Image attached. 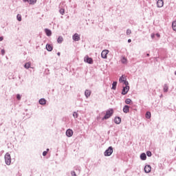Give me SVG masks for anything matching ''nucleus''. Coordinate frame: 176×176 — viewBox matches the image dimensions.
<instances>
[{
	"instance_id": "nucleus-1",
	"label": "nucleus",
	"mask_w": 176,
	"mask_h": 176,
	"mask_svg": "<svg viewBox=\"0 0 176 176\" xmlns=\"http://www.w3.org/2000/svg\"><path fill=\"white\" fill-rule=\"evenodd\" d=\"M119 82L120 83H122L123 89L122 94H123V96L127 94V93H129V91L130 90V87L129 86V82L127 81V78L126 77V76L122 75L121 77H120Z\"/></svg>"
},
{
	"instance_id": "nucleus-2",
	"label": "nucleus",
	"mask_w": 176,
	"mask_h": 176,
	"mask_svg": "<svg viewBox=\"0 0 176 176\" xmlns=\"http://www.w3.org/2000/svg\"><path fill=\"white\" fill-rule=\"evenodd\" d=\"M113 115V109H109L106 111L105 116L103 117L102 120H105L107 119H109L111 116Z\"/></svg>"
},
{
	"instance_id": "nucleus-3",
	"label": "nucleus",
	"mask_w": 176,
	"mask_h": 176,
	"mask_svg": "<svg viewBox=\"0 0 176 176\" xmlns=\"http://www.w3.org/2000/svg\"><path fill=\"white\" fill-rule=\"evenodd\" d=\"M4 158H5L6 164H7V166H10L12 163V157H10V154L9 153H7L5 155Z\"/></svg>"
},
{
	"instance_id": "nucleus-4",
	"label": "nucleus",
	"mask_w": 176,
	"mask_h": 176,
	"mask_svg": "<svg viewBox=\"0 0 176 176\" xmlns=\"http://www.w3.org/2000/svg\"><path fill=\"white\" fill-rule=\"evenodd\" d=\"M113 153V148L112 146H109L104 152V156H111Z\"/></svg>"
},
{
	"instance_id": "nucleus-5",
	"label": "nucleus",
	"mask_w": 176,
	"mask_h": 176,
	"mask_svg": "<svg viewBox=\"0 0 176 176\" xmlns=\"http://www.w3.org/2000/svg\"><path fill=\"white\" fill-rule=\"evenodd\" d=\"M85 63H87L88 64H93V58H89V56H86L84 58Z\"/></svg>"
},
{
	"instance_id": "nucleus-6",
	"label": "nucleus",
	"mask_w": 176,
	"mask_h": 176,
	"mask_svg": "<svg viewBox=\"0 0 176 176\" xmlns=\"http://www.w3.org/2000/svg\"><path fill=\"white\" fill-rule=\"evenodd\" d=\"M108 53H109L108 50H104L101 53L102 58H107Z\"/></svg>"
},
{
	"instance_id": "nucleus-7",
	"label": "nucleus",
	"mask_w": 176,
	"mask_h": 176,
	"mask_svg": "<svg viewBox=\"0 0 176 176\" xmlns=\"http://www.w3.org/2000/svg\"><path fill=\"white\" fill-rule=\"evenodd\" d=\"M66 135L67 137H72V135H74V131L72 129H67L66 131Z\"/></svg>"
},
{
	"instance_id": "nucleus-8",
	"label": "nucleus",
	"mask_w": 176,
	"mask_h": 176,
	"mask_svg": "<svg viewBox=\"0 0 176 176\" xmlns=\"http://www.w3.org/2000/svg\"><path fill=\"white\" fill-rule=\"evenodd\" d=\"M164 5V1L163 0H158L157 2V8H163V6Z\"/></svg>"
},
{
	"instance_id": "nucleus-9",
	"label": "nucleus",
	"mask_w": 176,
	"mask_h": 176,
	"mask_svg": "<svg viewBox=\"0 0 176 176\" xmlns=\"http://www.w3.org/2000/svg\"><path fill=\"white\" fill-rule=\"evenodd\" d=\"M151 170H152V167H151L150 165L145 166V167H144L145 173H151Z\"/></svg>"
},
{
	"instance_id": "nucleus-10",
	"label": "nucleus",
	"mask_w": 176,
	"mask_h": 176,
	"mask_svg": "<svg viewBox=\"0 0 176 176\" xmlns=\"http://www.w3.org/2000/svg\"><path fill=\"white\" fill-rule=\"evenodd\" d=\"M73 39H74L75 41H80V36H79V34H78V33H76V34L73 36Z\"/></svg>"
},
{
	"instance_id": "nucleus-11",
	"label": "nucleus",
	"mask_w": 176,
	"mask_h": 176,
	"mask_svg": "<svg viewBox=\"0 0 176 176\" xmlns=\"http://www.w3.org/2000/svg\"><path fill=\"white\" fill-rule=\"evenodd\" d=\"M85 97L87 98H89V96H91V91L89 90V89L85 90Z\"/></svg>"
},
{
	"instance_id": "nucleus-12",
	"label": "nucleus",
	"mask_w": 176,
	"mask_h": 176,
	"mask_svg": "<svg viewBox=\"0 0 176 176\" xmlns=\"http://www.w3.org/2000/svg\"><path fill=\"white\" fill-rule=\"evenodd\" d=\"M114 122L115 123H116V124H120V122H122V119L120 117H116L114 119Z\"/></svg>"
},
{
	"instance_id": "nucleus-13",
	"label": "nucleus",
	"mask_w": 176,
	"mask_h": 176,
	"mask_svg": "<svg viewBox=\"0 0 176 176\" xmlns=\"http://www.w3.org/2000/svg\"><path fill=\"white\" fill-rule=\"evenodd\" d=\"M129 109L130 107H129L128 105H125L123 108V112H124V113H129Z\"/></svg>"
},
{
	"instance_id": "nucleus-14",
	"label": "nucleus",
	"mask_w": 176,
	"mask_h": 176,
	"mask_svg": "<svg viewBox=\"0 0 176 176\" xmlns=\"http://www.w3.org/2000/svg\"><path fill=\"white\" fill-rule=\"evenodd\" d=\"M46 49L48 52H52V50H53V45H52L50 44H47Z\"/></svg>"
},
{
	"instance_id": "nucleus-15",
	"label": "nucleus",
	"mask_w": 176,
	"mask_h": 176,
	"mask_svg": "<svg viewBox=\"0 0 176 176\" xmlns=\"http://www.w3.org/2000/svg\"><path fill=\"white\" fill-rule=\"evenodd\" d=\"M45 32L47 36H52V30L49 29H45Z\"/></svg>"
},
{
	"instance_id": "nucleus-16",
	"label": "nucleus",
	"mask_w": 176,
	"mask_h": 176,
	"mask_svg": "<svg viewBox=\"0 0 176 176\" xmlns=\"http://www.w3.org/2000/svg\"><path fill=\"white\" fill-rule=\"evenodd\" d=\"M39 104H41V105H45L46 104V100L45 98L40 99Z\"/></svg>"
},
{
	"instance_id": "nucleus-17",
	"label": "nucleus",
	"mask_w": 176,
	"mask_h": 176,
	"mask_svg": "<svg viewBox=\"0 0 176 176\" xmlns=\"http://www.w3.org/2000/svg\"><path fill=\"white\" fill-rule=\"evenodd\" d=\"M121 62L122 63V64H127V58L124 56H122Z\"/></svg>"
},
{
	"instance_id": "nucleus-18",
	"label": "nucleus",
	"mask_w": 176,
	"mask_h": 176,
	"mask_svg": "<svg viewBox=\"0 0 176 176\" xmlns=\"http://www.w3.org/2000/svg\"><path fill=\"white\" fill-rule=\"evenodd\" d=\"M140 159L142 160H146V154L142 153L141 155H140Z\"/></svg>"
},
{
	"instance_id": "nucleus-19",
	"label": "nucleus",
	"mask_w": 176,
	"mask_h": 176,
	"mask_svg": "<svg viewBox=\"0 0 176 176\" xmlns=\"http://www.w3.org/2000/svg\"><path fill=\"white\" fill-rule=\"evenodd\" d=\"M172 28L173 31H176V21H174L172 23Z\"/></svg>"
},
{
	"instance_id": "nucleus-20",
	"label": "nucleus",
	"mask_w": 176,
	"mask_h": 176,
	"mask_svg": "<svg viewBox=\"0 0 176 176\" xmlns=\"http://www.w3.org/2000/svg\"><path fill=\"white\" fill-rule=\"evenodd\" d=\"M63 41H64V38H63V36H59L58 38L57 42H58V43H62Z\"/></svg>"
},
{
	"instance_id": "nucleus-21",
	"label": "nucleus",
	"mask_w": 176,
	"mask_h": 176,
	"mask_svg": "<svg viewBox=\"0 0 176 176\" xmlns=\"http://www.w3.org/2000/svg\"><path fill=\"white\" fill-rule=\"evenodd\" d=\"M25 68H26V69H28V68H30V67H31V63L28 62L26 63L24 65Z\"/></svg>"
},
{
	"instance_id": "nucleus-22",
	"label": "nucleus",
	"mask_w": 176,
	"mask_h": 176,
	"mask_svg": "<svg viewBox=\"0 0 176 176\" xmlns=\"http://www.w3.org/2000/svg\"><path fill=\"white\" fill-rule=\"evenodd\" d=\"M118 85L117 82H113L112 84V89L113 90H116V85Z\"/></svg>"
},
{
	"instance_id": "nucleus-23",
	"label": "nucleus",
	"mask_w": 176,
	"mask_h": 176,
	"mask_svg": "<svg viewBox=\"0 0 176 176\" xmlns=\"http://www.w3.org/2000/svg\"><path fill=\"white\" fill-rule=\"evenodd\" d=\"M28 2L30 5H34V3H36V0H29Z\"/></svg>"
},
{
	"instance_id": "nucleus-24",
	"label": "nucleus",
	"mask_w": 176,
	"mask_h": 176,
	"mask_svg": "<svg viewBox=\"0 0 176 176\" xmlns=\"http://www.w3.org/2000/svg\"><path fill=\"white\" fill-rule=\"evenodd\" d=\"M164 91L165 93H167V92L168 91V86H167V85H165L164 86Z\"/></svg>"
},
{
	"instance_id": "nucleus-25",
	"label": "nucleus",
	"mask_w": 176,
	"mask_h": 176,
	"mask_svg": "<svg viewBox=\"0 0 176 176\" xmlns=\"http://www.w3.org/2000/svg\"><path fill=\"white\" fill-rule=\"evenodd\" d=\"M146 119H151V112H149V111L146 112Z\"/></svg>"
},
{
	"instance_id": "nucleus-26",
	"label": "nucleus",
	"mask_w": 176,
	"mask_h": 176,
	"mask_svg": "<svg viewBox=\"0 0 176 176\" xmlns=\"http://www.w3.org/2000/svg\"><path fill=\"white\" fill-rule=\"evenodd\" d=\"M16 19L18 21H21V15L20 14H18L16 16Z\"/></svg>"
},
{
	"instance_id": "nucleus-27",
	"label": "nucleus",
	"mask_w": 176,
	"mask_h": 176,
	"mask_svg": "<svg viewBox=\"0 0 176 176\" xmlns=\"http://www.w3.org/2000/svg\"><path fill=\"white\" fill-rule=\"evenodd\" d=\"M60 14H64V13H65V10H64L63 8H61L60 10H59Z\"/></svg>"
},
{
	"instance_id": "nucleus-28",
	"label": "nucleus",
	"mask_w": 176,
	"mask_h": 176,
	"mask_svg": "<svg viewBox=\"0 0 176 176\" xmlns=\"http://www.w3.org/2000/svg\"><path fill=\"white\" fill-rule=\"evenodd\" d=\"M130 102H131V100L130 98H127L126 100H125V103L126 104H130Z\"/></svg>"
},
{
	"instance_id": "nucleus-29",
	"label": "nucleus",
	"mask_w": 176,
	"mask_h": 176,
	"mask_svg": "<svg viewBox=\"0 0 176 176\" xmlns=\"http://www.w3.org/2000/svg\"><path fill=\"white\" fill-rule=\"evenodd\" d=\"M47 152H49V148L47 149V151L43 152V156H46V155H47Z\"/></svg>"
},
{
	"instance_id": "nucleus-30",
	"label": "nucleus",
	"mask_w": 176,
	"mask_h": 176,
	"mask_svg": "<svg viewBox=\"0 0 176 176\" xmlns=\"http://www.w3.org/2000/svg\"><path fill=\"white\" fill-rule=\"evenodd\" d=\"M146 155L148 156V157H151V156H152V153L151 151H147Z\"/></svg>"
},
{
	"instance_id": "nucleus-31",
	"label": "nucleus",
	"mask_w": 176,
	"mask_h": 176,
	"mask_svg": "<svg viewBox=\"0 0 176 176\" xmlns=\"http://www.w3.org/2000/svg\"><path fill=\"white\" fill-rule=\"evenodd\" d=\"M131 34V30H129V29H128V30H126V35H130Z\"/></svg>"
},
{
	"instance_id": "nucleus-32",
	"label": "nucleus",
	"mask_w": 176,
	"mask_h": 176,
	"mask_svg": "<svg viewBox=\"0 0 176 176\" xmlns=\"http://www.w3.org/2000/svg\"><path fill=\"white\" fill-rule=\"evenodd\" d=\"M16 98H17V100H21V96H20V94H17V95H16Z\"/></svg>"
},
{
	"instance_id": "nucleus-33",
	"label": "nucleus",
	"mask_w": 176,
	"mask_h": 176,
	"mask_svg": "<svg viewBox=\"0 0 176 176\" xmlns=\"http://www.w3.org/2000/svg\"><path fill=\"white\" fill-rule=\"evenodd\" d=\"M73 116H74V118H78V113L74 112V113H73Z\"/></svg>"
},
{
	"instance_id": "nucleus-34",
	"label": "nucleus",
	"mask_w": 176,
	"mask_h": 176,
	"mask_svg": "<svg viewBox=\"0 0 176 176\" xmlns=\"http://www.w3.org/2000/svg\"><path fill=\"white\" fill-rule=\"evenodd\" d=\"M72 175L76 176V173H75V171L72 172Z\"/></svg>"
},
{
	"instance_id": "nucleus-35",
	"label": "nucleus",
	"mask_w": 176,
	"mask_h": 176,
	"mask_svg": "<svg viewBox=\"0 0 176 176\" xmlns=\"http://www.w3.org/2000/svg\"><path fill=\"white\" fill-rule=\"evenodd\" d=\"M1 54H3V55L5 54V50H1Z\"/></svg>"
},
{
	"instance_id": "nucleus-36",
	"label": "nucleus",
	"mask_w": 176,
	"mask_h": 176,
	"mask_svg": "<svg viewBox=\"0 0 176 176\" xmlns=\"http://www.w3.org/2000/svg\"><path fill=\"white\" fill-rule=\"evenodd\" d=\"M156 36H157V38H160V34L159 33H157Z\"/></svg>"
},
{
	"instance_id": "nucleus-37",
	"label": "nucleus",
	"mask_w": 176,
	"mask_h": 176,
	"mask_svg": "<svg viewBox=\"0 0 176 176\" xmlns=\"http://www.w3.org/2000/svg\"><path fill=\"white\" fill-rule=\"evenodd\" d=\"M151 38L153 39L155 38V34H151Z\"/></svg>"
},
{
	"instance_id": "nucleus-38",
	"label": "nucleus",
	"mask_w": 176,
	"mask_h": 176,
	"mask_svg": "<svg viewBox=\"0 0 176 176\" xmlns=\"http://www.w3.org/2000/svg\"><path fill=\"white\" fill-rule=\"evenodd\" d=\"M1 41H3V37H0V42H1Z\"/></svg>"
},
{
	"instance_id": "nucleus-39",
	"label": "nucleus",
	"mask_w": 176,
	"mask_h": 176,
	"mask_svg": "<svg viewBox=\"0 0 176 176\" xmlns=\"http://www.w3.org/2000/svg\"><path fill=\"white\" fill-rule=\"evenodd\" d=\"M128 43H131V39H129V40H128Z\"/></svg>"
},
{
	"instance_id": "nucleus-40",
	"label": "nucleus",
	"mask_w": 176,
	"mask_h": 176,
	"mask_svg": "<svg viewBox=\"0 0 176 176\" xmlns=\"http://www.w3.org/2000/svg\"><path fill=\"white\" fill-rule=\"evenodd\" d=\"M57 55H58V56H60V52H58V53H57Z\"/></svg>"
},
{
	"instance_id": "nucleus-41",
	"label": "nucleus",
	"mask_w": 176,
	"mask_h": 176,
	"mask_svg": "<svg viewBox=\"0 0 176 176\" xmlns=\"http://www.w3.org/2000/svg\"><path fill=\"white\" fill-rule=\"evenodd\" d=\"M24 2H28L29 0H23Z\"/></svg>"
}]
</instances>
